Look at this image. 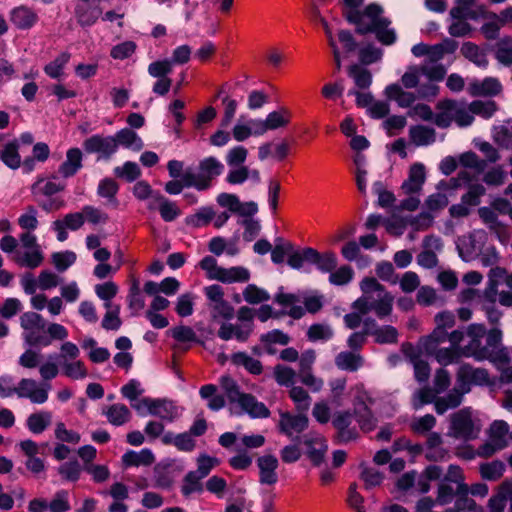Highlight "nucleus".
Instances as JSON below:
<instances>
[{
  "label": "nucleus",
  "mask_w": 512,
  "mask_h": 512,
  "mask_svg": "<svg viewBox=\"0 0 512 512\" xmlns=\"http://www.w3.org/2000/svg\"><path fill=\"white\" fill-rule=\"evenodd\" d=\"M351 10L347 12L349 22L355 23L360 33L374 32L377 39L384 45H391L396 41L394 29L389 28L390 22L382 16V8L377 4H370L363 13L355 9L363 0H344Z\"/></svg>",
  "instance_id": "obj_1"
},
{
  "label": "nucleus",
  "mask_w": 512,
  "mask_h": 512,
  "mask_svg": "<svg viewBox=\"0 0 512 512\" xmlns=\"http://www.w3.org/2000/svg\"><path fill=\"white\" fill-rule=\"evenodd\" d=\"M489 382V375L485 369L473 368L468 364L461 365L457 372L455 387L445 397L436 400V412L443 414L448 409L456 408L461 404L463 396L471 390L472 385L482 386Z\"/></svg>",
  "instance_id": "obj_2"
},
{
  "label": "nucleus",
  "mask_w": 512,
  "mask_h": 512,
  "mask_svg": "<svg viewBox=\"0 0 512 512\" xmlns=\"http://www.w3.org/2000/svg\"><path fill=\"white\" fill-rule=\"evenodd\" d=\"M362 296L353 303V308L362 314L374 311L379 318L388 316L393 307L394 297L373 277L360 282Z\"/></svg>",
  "instance_id": "obj_3"
},
{
  "label": "nucleus",
  "mask_w": 512,
  "mask_h": 512,
  "mask_svg": "<svg viewBox=\"0 0 512 512\" xmlns=\"http://www.w3.org/2000/svg\"><path fill=\"white\" fill-rule=\"evenodd\" d=\"M479 413L469 407L463 408L450 417L448 435L461 440H473L482 429Z\"/></svg>",
  "instance_id": "obj_4"
},
{
  "label": "nucleus",
  "mask_w": 512,
  "mask_h": 512,
  "mask_svg": "<svg viewBox=\"0 0 512 512\" xmlns=\"http://www.w3.org/2000/svg\"><path fill=\"white\" fill-rule=\"evenodd\" d=\"M275 301L287 309V312L293 318H300L305 310L310 313L319 311L322 307V296L311 294H290L282 290L276 295Z\"/></svg>",
  "instance_id": "obj_5"
},
{
  "label": "nucleus",
  "mask_w": 512,
  "mask_h": 512,
  "mask_svg": "<svg viewBox=\"0 0 512 512\" xmlns=\"http://www.w3.org/2000/svg\"><path fill=\"white\" fill-rule=\"evenodd\" d=\"M198 170V173L192 171L183 173L184 185L204 191L211 186L214 178L222 174L224 165L215 157H207L200 161Z\"/></svg>",
  "instance_id": "obj_6"
},
{
  "label": "nucleus",
  "mask_w": 512,
  "mask_h": 512,
  "mask_svg": "<svg viewBox=\"0 0 512 512\" xmlns=\"http://www.w3.org/2000/svg\"><path fill=\"white\" fill-rule=\"evenodd\" d=\"M19 321L22 329V339L25 344L40 347L50 345V340L45 335L47 322L42 315L28 311L20 316Z\"/></svg>",
  "instance_id": "obj_7"
},
{
  "label": "nucleus",
  "mask_w": 512,
  "mask_h": 512,
  "mask_svg": "<svg viewBox=\"0 0 512 512\" xmlns=\"http://www.w3.org/2000/svg\"><path fill=\"white\" fill-rule=\"evenodd\" d=\"M20 246L12 260L21 267L35 269L42 265L44 252L37 241L35 234L24 232L19 236Z\"/></svg>",
  "instance_id": "obj_8"
},
{
  "label": "nucleus",
  "mask_w": 512,
  "mask_h": 512,
  "mask_svg": "<svg viewBox=\"0 0 512 512\" xmlns=\"http://www.w3.org/2000/svg\"><path fill=\"white\" fill-rule=\"evenodd\" d=\"M437 113L434 117V122L437 126L446 128L453 121L459 127H466L473 122V116L469 114L466 104L445 100L439 102L437 105Z\"/></svg>",
  "instance_id": "obj_9"
},
{
  "label": "nucleus",
  "mask_w": 512,
  "mask_h": 512,
  "mask_svg": "<svg viewBox=\"0 0 512 512\" xmlns=\"http://www.w3.org/2000/svg\"><path fill=\"white\" fill-rule=\"evenodd\" d=\"M461 331L464 334V340L461 343V353L464 356L474 357L476 360H486L491 356L489 348L482 344L486 335V328L483 324H470Z\"/></svg>",
  "instance_id": "obj_10"
},
{
  "label": "nucleus",
  "mask_w": 512,
  "mask_h": 512,
  "mask_svg": "<svg viewBox=\"0 0 512 512\" xmlns=\"http://www.w3.org/2000/svg\"><path fill=\"white\" fill-rule=\"evenodd\" d=\"M199 266L205 271L206 276L211 280H218L224 283L244 282L249 279L250 273L244 267L223 268L218 266L217 261L211 257H204Z\"/></svg>",
  "instance_id": "obj_11"
},
{
  "label": "nucleus",
  "mask_w": 512,
  "mask_h": 512,
  "mask_svg": "<svg viewBox=\"0 0 512 512\" xmlns=\"http://www.w3.org/2000/svg\"><path fill=\"white\" fill-rule=\"evenodd\" d=\"M471 178L469 177L468 171L463 170L460 171L456 178H452L449 181H441L437 185L438 192L431 194L425 201V208L427 212L431 214L437 211L442 210L448 205V197L452 196V193L449 195L442 193V191H452L457 189L458 187L464 186L470 182Z\"/></svg>",
  "instance_id": "obj_12"
},
{
  "label": "nucleus",
  "mask_w": 512,
  "mask_h": 512,
  "mask_svg": "<svg viewBox=\"0 0 512 512\" xmlns=\"http://www.w3.org/2000/svg\"><path fill=\"white\" fill-rule=\"evenodd\" d=\"M509 429L506 421L495 420L489 427L488 440L478 448L477 454L481 457H490L506 448L510 439Z\"/></svg>",
  "instance_id": "obj_13"
},
{
  "label": "nucleus",
  "mask_w": 512,
  "mask_h": 512,
  "mask_svg": "<svg viewBox=\"0 0 512 512\" xmlns=\"http://www.w3.org/2000/svg\"><path fill=\"white\" fill-rule=\"evenodd\" d=\"M450 385V374L445 369L437 370L434 377V388H422L416 391L413 395L412 404L415 409L421 408L423 405L431 403L438 398L437 394L444 392Z\"/></svg>",
  "instance_id": "obj_14"
},
{
  "label": "nucleus",
  "mask_w": 512,
  "mask_h": 512,
  "mask_svg": "<svg viewBox=\"0 0 512 512\" xmlns=\"http://www.w3.org/2000/svg\"><path fill=\"white\" fill-rule=\"evenodd\" d=\"M420 67L422 74L428 79V82L419 86L418 96L421 99H432L438 95L439 87L436 82L444 78L446 69L442 64L428 62H424Z\"/></svg>",
  "instance_id": "obj_15"
},
{
  "label": "nucleus",
  "mask_w": 512,
  "mask_h": 512,
  "mask_svg": "<svg viewBox=\"0 0 512 512\" xmlns=\"http://www.w3.org/2000/svg\"><path fill=\"white\" fill-rule=\"evenodd\" d=\"M204 293L208 299V306L213 320H229L234 315V308L224 300V292L219 285H210L204 288Z\"/></svg>",
  "instance_id": "obj_16"
},
{
  "label": "nucleus",
  "mask_w": 512,
  "mask_h": 512,
  "mask_svg": "<svg viewBox=\"0 0 512 512\" xmlns=\"http://www.w3.org/2000/svg\"><path fill=\"white\" fill-rule=\"evenodd\" d=\"M51 385L48 382H40L32 378H23L16 386V394L20 398H26L33 404H44L48 400Z\"/></svg>",
  "instance_id": "obj_17"
},
{
  "label": "nucleus",
  "mask_w": 512,
  "mask_h": 512,
  "mask_svg": "<svg viewBox=\"0 0 512 512\" xmlns=\"http://www.w3.org/2000/svg\"><path fill=\"white\" fill-rule=\"evenodd\" d=\"M485 241L486 233L483 230H476L460 237L457 240L459 256L466 262L475 259L480 254Z\"/></svg>",
  "instance_id": "obj_18"
},
{
  "label": "nucleus",
  "mask_w": 512,
  "mask_h": 512,
  "mask_svg": "<svg viewBox=\"0 0 512 512\" xmlns=\"http://www.w3.org/2000/svg\"><path fill=\"white\" fill-rule=\"evenodd\" d=\"M464 340V334L461 330H454L449 335L450 347L436 348V351L427 352L426 354L435 357L441 365H449L456 361L461 355V343Z\"/></svg>",
  "instance_id": "obj_19"
},
{
  "label": "nucleus",
  "mask_w": 512,
  "mask_h": 512,
  "mask_svg": "<svg viewBox=\"0 0 512 512\" xmlns=\"http://www.w3.org/2000/svg\"><path fill=\"white\" fill-rule=\"evenodd\" d=\"M111 0H77L75 17L81 26H92L102 15V3Z\"/></svg>",
  "instance_id": "obj_20"
},
{
  "label": "nucleus",
  "mask_w": 512,
  "mask_h": 512,
  "mask_svg": "<svg viewBox=\"0 0 512 512\" xmlns=\"http://www.w3.org/2000/svg\"><path fill=\"white\" fill-rule=\"evenodd\" d=\"M486 345L484 347L489 348V352L491 354L490 357H487V360H490L496 366H500L502 364H507L510 360L509 351L501 346L502 332L493 328L490 331H486Z\"/></svg>",
  "instance_id": "obj_21"
},
{
  "label": "nucleus",
  "mask_w": 512,
  "mask_h": 512,
  "mask_svg": "<svg viewBox=\"0 0 512 512\" xmlns=\"http://www.w3.org/2000/svg\"><path fill=\"white\" fill-rule=\"evenodd\" d=\"M308 422V418L304 414L293 415L281 411L278 428L289 438H295L308 427Z\"/></svg>",
  "instance_id": "obj_22"
},
{
  "label": "nucleus",
  "mask_w": 512,
  "mask_h": 512,
  "mask_svg": "<svg viewBox=\"0 0 512 512\" xmlns=\"http://www.w3.org/2000/svg\"><path fill=\"white\" fill-rule=\"evenodd\" d=\"M291 116V112L285 107L271 111L267 114L265 119L257 118L258 122L256 124H258V132L264 135L270 130L284 128L290 123Z\"/></svg>",
  "instance_id": "obj_23"
},
{
  "label": "nucleus",
  "mask_w": 512,
  "mask_h": 512,
  "mask_svg": "<svg viewBox=\"0 0 512 512\" xmlns=\"http://www.w3.org/2000/svg\"><path fill=\"white\" fill-rule=\"evenodd\" d=\"M303 444L306 447V453L314 465H320L328 449L326 440L322 435L316 432H310L303 437Z\"/></svg>",
  "instance_id": "obj_24"
},
{
  "label": "nucleus",
  "mask_w": 512,
  "mask_h": 512,
  "mask_svg": "<svg viewBox=\"0 0 512 512\" xmlns=\"http://www.w3.org/2000/svg\"><path fill=\"white\" fill-rule=\"evenodd\" d=\"M259 470V482L262 485L273 486L278 482V459L270 454L258 457L256 461Z\"/></svg>",
  "instance_id": "obj_25"
},
{
  "label": "nucleus",
  "mask_w": 512,
  "mask_h": 512,
  "mask_svg": "<svg viewBox=\"0 0 512 512\" xmlns=\"http://www.w3.org/2000/svg\"><path fill=\"white\" fill-rule=\"evenodd\" d=\"M84 148L89 153H99L101 156L109 157L117 150L115 137H102L94 135L84 141Z\"/></svg>",
  "instance_id": "obj_26"
},
{
  "label": "nucleus",
  "mask_w": 512,
  "mask_h": 512,
  "mask_svg": "<svg viewBox=\"0 0 512 512\" xmlns=\"http://www.w3.org/2000/svg\"><path fill=\"white\" fill-rule=\"evenodd\" d=\"M363 387L362 385H356L351 389V392L355 394L356 401L354 403L355 405V413L358 416L359 424L361 425V428L364 430H371L375 426L373 416L371 415L370 411L368 410L365 399L366 395L362 391Z\"/></svg>",
  "instance_id": "obj_27"
},
{
  "label": "nucleus",
  "mask_w": 512,
  "mask_h": 512,
  "mask_svg": "<svg viewBox=\"0 0 512 512\" xmlns=\"http://www.w3.org/2000/svg\"><path fill=\"white\" fill-rule=\"evenodd\" d=\"M252 327L250 323H236L222 322L218 330V336L225 341L236 339L244 342L248 339Z\"/></svg>",
  "instance_id": "obj_28"
},
{
  "label": "nucleus",
  "mask_w": 512,
  "mask_h": 512,
  "mask_svg": "<svg viewBox=\"0 0 512 512\" xmlns=\"http://www.w3.org/2000/svg\"><path fill=\"white\" fill-rule=\"evenodd\" d=\"M83 153L79 148H70L67 150L65 160L58 168V173L63 178L74 176L83 166Z\"/></svg>",
  "instance_id": "obj_29"
},
{
  "label": "nucleus",
  "mask_w": 512,
  "mask_h": 512,
  "mask_svg": "<svg viewBox=\"0 0 512 512\" xmlns=\"http://www.w3.org/2000/svg\"><path fill=\"white\" fill-rule=\"evenodd\" d=\"M148 208L158 209L162 219L166 222L175 220L181 214L179 207L161 194L153 195V201L148 202Z\"/></svg>",
  "instance_id": "obj_30"
},
{
  "label": "nucleus",
  "mask_w": 512,
  "mask_h": 512,
  "mask_svg": "<svg viewBox=\"0 0 512 512\" xmlns=\"http://www.w3.org/2000/svg\"><path fill=\"white\" fill-rule=\"evenodd\" d=\"M257 122V118H245L244 116L239 117L232 128L233 138L238 142H243L250 136H262L261 132H258Z\"/></svg>",
  "instance_id": "obj_31"
},
{
  "label": "nucleus",
  "mask_w": 512,
  "mask_h": 512,
  "mask_svg": "<svg viewBox=\"0 0 512 512\" xmlns=\"http://www.w3.org/2000/svg\"><path fill=\"white\" fill-rule=\"evenodd\" d=\"M400 84L393 83L385 88V95L389 100L395 101L400 107L407 108L420 99L418 96V89L416 92L405 91Z\"/></svg>",
  "instance_id": "obj_32"
},
{
  "label": "nucleus",
  "mask_w": 512,
  "mask_h": 512,
  "mask_svg": "<svg viewBox=\"0 0 512 512\" xmlns=\"http://www.w3.org/2000/svg\"><path fill=\"white\" fill-rule=\"evenodd\" d=\"M426 180V170L422 163H414L409 170V176L402 184V189L406 194L417 193L422 189Z\"/></svg>",
  "instance_id": "obj_33"
},
{
  "label": "nucleus",
  "mask_w": 512,
  "mask_h": 512,
  "mask_svg": "<svg viewBox=\"0 0 512 512\" xmlns=\"http://www.w3.org/2000/svg\"><path fill=\"white\" fill-rule=\"evenodd\" d=\"M512 495V479L503 481L488 501L489 512H505L507 500Z\"/></svg>",
  "instance_id": "obj_34"
},
{
  "label": "nucleus",
  "mask_w": 512,
  "mask_h": 512,
  "mask_svg": "<svg viewBox=\"0 0 512 512\" xmlns=\"http://www.w3.org/2000/svg\"><path fill=\"white\" fill-rule=\"evenodd\" d=\"M469 90L473 95L493 96L502 90V85L497 78L486 77L483 80H474L469 84Z\"/></svg>",
  "instance_id": "obj_35"
},
{
  "label": "nucleus",
  "mask_w": 512,
  "mask_h": 512,
  "mask_svg": "<svg viewBox=\"0 0 512 512\" xmlns=\"http://www.w3.org/2000/svg\"><path fill=\"white\" fill-rule=\"evenodd\" d=\"M240 407L252 418H266L269 416V409L264 403L259 402L249 394H243L237 402Z\"/></svg>",
  "instance_id": "obj_36"
},
{
  "label": "nucleus",
  "mask_w": 512,
  "mask_h": 512,
  "mask_svg": "<svg viewBox=\"0 0 512 512\" xmlns=\"http://www.w3.org/2000/svg\"><path fill=\"white\" fill-rule=\"evenodd\" d=\"M11 22L19 29H29L38 20L37 14L26 6H19L10 13Z\"/></svg>",
  "instance_id": "obj_37"
},
{
  "label": "nucleus",
  "mask_w": 512,
  "mask_h": 512,
  "mask_svg": "<svg viewBox=\"0 0 512 512\" xmlns=\"http://www.w3.org/2000/svg\"><path fill=\"white\" fill-rule=\"evenodd\" d=\"M365 334L375 337V341L381 344L394 343L397 340V330L392 326L376 327L372 320L365 324Z\"/></svg>",
  "instance_id": "obj_38"
},
{
  "label": "nucleus",
  "mask_w": 512,
  "mask_h": 512,
  "mask_svg": "<svg viewBox=\"0 0 512 512\" xmlns=\"http://www.w3.org/2000/svg\"><path fill=\"white\" fill-rule=\"evenodd\" d=\"M449 335L446 330L435 327L431 334L419 340L418 348L425 353L436 351L442 343L449 341Z\"/></svg>",
  "instance_id": "obj_39"
},
{
  "label": "nucleus",
  "mask_w": 512,
  "mask_h": 512,
  "mask_svg": "<svg viewBox=\"0 0 512 512\" xmlns=\"http://www.w3.org/2000/svg\"><path fill=\"white\" fill-rule=\"evenodd\" d=\"M155 461L151 450L142 449L139 452L128 451L122 456V462L125 467L150 466Z\"/></svg>",
  "instance_id": "obj_40"
},
{
  "label": "nucleus",
  "mask_w": 512,
  "mask_h": 512,
  "mask_svg": "<svg viewBox=\"0 0 512 512\" xmlns=\"http://www.w3.org/2000/svg\"><path fill=\"white\" fill-rule=\"evenodd\" d=\"M463 56L480 68L488 66L487 53L472 42H465L461 47Z\"/></svg>",
  "instance_id": "obj_41"
},
{
  "label": "nucleus",
  "mask_w": 512,
  "mask_h": 512,
  "mask_svg": "<svg viewBox=\"0 0 512 512\" xmlns=\"http://www.w3.org/2000/svg\"><path fill=\"white\" fill-rule=\"evenodd\" d=\"M52 422V413L49 411L41 410L32 413L27 418L26 424L28 429L34 434H41L50 426Z\"/></svg>",
  "instance_id": "obj_42"
},
{
  "label": "nucleus",
  "mask_w": 512,
  "mask_h": 512,
  "mask_svg": "<svg viewBox=\"0 0 512 512\" xmlns=\"http://www.w3.org/2000/svg\"><path fill=\"white\" fill-rule=\"evenodd\" d=\"M110 424L121 426L127 423L131 418V412L124 404H113L104 411Z\"/></svg>",
  "instance_id": "obj_43"
},
{
  "label": "nucleus",
  "mask_w": 512,
  "mask_h": 512,
  "mask_svg": "<svg viewBox=\"0 0 512 512\" xmlns=\"http://www.w3.org/2000/svg\"><path fill=\"white\" fill-rule=\"evenodd\" d=\"M152 415L173 421L180 415V409L172 401L155 399Z\"/></svg>",
  "instance_id": "obj_44"
},
{
  "label": "nucleus",
  "mask_w": 512,
  "mask_h": 512,
  "mask_svg": "<svg viewBox=\"0 0 512 512\" xmlns=\"http://www.w3.org/2000/svg\"><path fill=\"white\" fill-rule=\"evenodd\" d=\"M231 361L236 366H242L249 373L259 375L262 372L261 362L248 355L246 352H237L231 356Z\"/></svg>",
  "instance_id": "obj_45"
},
{
  "label": "nucleus",
  "mask_w": 512,
  "mask_h": 512,
  "mask_svg": "<svg viewBox=\"0 0 512 512\" xmlns=\"http://www.w3.org/2000/svg\"><path fill=\"white\" fill-rule=\"evenodd\" d=\"M64 376L73 380H82L87 377L88 371L83 361L75 359L72 361L60 362Z\"/></svg>",
  "instance_id": "obj_46"
},
{
  "label": "nucleus",
  "mask_w": 512,
  "mask_h": 512,
  "mask_svg": "<svg viewBox=\"0 0 512 512\" xmlns=\"http://www.w3.org/2000/svg\"><path fill=\"white\" fill-rule=\"evenodd\" d=\"M411 141L417 146L430 145L435 141V131L422 125L410 128Z\"/></svg>",
  "instance_id": "obj_47"
},
{
  "label": "nucleus",
  "mask_w": 512,
  "mask_h": 512,
  "mask_svg": "<svg viewBox=\"0 0 512 512\" xmlns=\"http://www.w3.org/2000/svg\"><path fill=\"white\" fill-rule=\"evenodd\" d=\"M117 146L122 145L133 151H139L143 147L141 138L130 129H122L115 136Z\"/></svg>",
  "instance_id": "obj_48"
},
{
  "label": "nucleus",
  "mask_w": 512,
  "mask_h": 512,
  "mask_svg": "<svg viewBox=\"0 0 512 512\" xmlns=\"http://www.w3.org/2000/svg\"><path fill=\"white\" fill-rule=\"evenodd\" d=\"M335 363L342 370L356 371L363 365V360L355 352H341L336 356Z\"/></svg>",
  "instance_id": "obj_49"
},
{
  "label": "nucleus",
  "mask_w": 512,
  "mask_h": 512,
  "mask_svg": "<svg viewBox=\"0 0 512 512\" xmlns=\"http://www.w3.org/2000/svg\"><path fill=\"white\" fill-rule=\"evenodd\" d=\"M196 295L192 292H185L179 295L175 301V311L180 317H189L194 313Z\"/></svg>",
  "instance_id": "obj_50"
},
{
  "label": "nucleus",
  "mask_w": 512,
  "mask_h": 512,
  "mask_svg": "<svg viewBox=\"0 0 512 512\" xmlns=\"http://www.w3.org/2000/svg\"><path fill=\"white\" fill-rule=\"evenodd\" d=\"M481 477L485 480L496 481L500 479L505 472V464L500 460L483 463L479 468Z\"/></svg>",
  "instance_id": "obj_51"
},
{
  "label": "nucleus",
  "mask_w": 512,
  "mask_h": 512,
  "mask_svg": "<svg viewBox=\"0 0 512 512\" xmlns=\"http://www.w3.org/2000/svg\"><path fill=\"white\" fill-rule=\"evenodd\" d=\"M360 479L364 482L366 489L381 485L384 475L376 468L362 464L360 466Z\"/></svg>",
  "instance_id": "obj_52"
},
{
  "label": "nucleus",
  "mask_w": 512,
  "mask_h": 512,
  "mask_svg": "<svg viewBox=\"0 0 512 512\" xmlns=\"http://www.w3.org/2000/svg\"><path fill=\"white\" fill-rule=\"evenodd\" d=\"M202 479L196 472H188L183 478L181 493L186 497L193 493H201L203 491Z\"/></svg>",
  "instance_id": "obj_53"
},
{
  "label": "nucleus",
  "mask_w": 512,
  "mask_h": 512,
  "mask_svg": "<svg viewBox=\"0 0 512 512\" xmlns=\"http://www.w3.org/2000/svg\"><path fill=\"white\" fill-rule=\"evenodd\" d=\"M421 76L423 74L420 65H410L402 75L400 85L406 89H418L422 84L420 83Z\"/></svg>",
  "instance_id": "obj_54"
},
{
  "label": "nucleus",
  "mask_w": 512,
  "mask_h": 512,
  "mask_svg": "<svg viewBox=\"0 0 512 512\" xmlns=\"http://www.w3.org/2000/svg\"><path fill=\"white\" fill-rule=\"evenodd\" d=\"M69 60L70 54L63 52L60 55H58L53 61L47 64L44 68V71L49 77L53 79H58L62 77L64 73V67L67 65Z\"/></svg>",
  "instance_id": "obj_55"
},
{
  "label": "nucleus",
  "mask_w": 512,
  "mask_h": 512,
  "mask_svg": "<svg viewBox=\"0 0 512 512\" xmlns=\"http://www.w3.org/2000/svg\"><path fill=\"white\" fill-rule=\"evenodd\" d=\"M495 57L505 66L512 65V38L504 37L497 42Z\"/></svg>",
  "instance_id": "obj_56"
},
{
  "label": "nucleus",
  "mask_w": 512,
  "mask_h": 512,
  "mask_svg": "<svg viewBox=\"0 0 512 512\" xmlns=\"http://www.w3.org/2000/svg\"><path fill=\"white\" fill-rule=\"evenodd\" d=\"M289 395L299 412L304 413L308 411L311 404V397L305 389L300 386H293L290 389Z\"/></svg>",
  "instance_id": "obj_57"
},
{
  "label": "nucleus",
  "mask_w": 512,
  "mask_h": 512,
  "mask_svg": "<svg viewBox=\"0 0 512 512\" xmlns=\"http://www.w3.org/2000/svg\"><path fill=\"white\" fill-rule=\"evenodd\" d=\"M469 114L479 115L483 118H490L496 111V105L493 101H473L469 105L466 104Z\"/></svg>",
  "instance_id": "obj_58"
},
{
  "label": "nucleus",
  "mask_w": 512,
  "mask_h": 512,
  "mask_svg": "<svg viewBox=\"0 0 512 512\" xmlns=\"http://www.w3.org/2000/svg\"><path fill=\"white\" fill-rule=\"evenodd\" d=\"M214 211L211 207H201L198 211L187 217L186 223L192 227H202L212 221Z\"/></svg>",
  "instance_id": "obj_59"
},
{
  "label": "nucleus",
  "mask_w": 512,
  "mask_h": 512,
  "mask_svg": "<svg viewBox=\"0 0 512 512\" xmlns=\"http://www.w3.org/2000/svg\"><path fill=\"white\" fill-rule=\"evenodd\" d=\"M349 76L353 78L355 85L361 89L368 88L372 83V76L370 72L357 65L349 68Z\"/></svg>",
  "instance_id": "obj_60"
},
{
  "label": "nucleus",
  "mask_w": 512,
  "mask_h": 512,
  "mask_svg": "<svg viewBox=\"0 0 512 512\" xmlns=\"http://www.w3.org/2000/svg\"><path fill=\"white\" fill-rule=\"evenodd\" d=\"M243 298L250 304H259L269 300L270 295L264 289L254 284H249L243 291Z\"/></svg>",
  "instance_id": "obj_61"
},
{
  "label": "nucleus",
  "mask_w": 512,
  "mask_h": 512,
  "mask_svg": "<svg viewBox=\"0 0 512 512\" xmlns=\"http://www.w3.org/2000/svg\"><path fill=\"white\" fill-rule=\"evenodd\" d=\"M114 174L128 182H132L140 176L141 170L137 163L127 161L122 166L116 167Z\"/></svg>",
  "instance_id": "obj_62"
},
{
  "label": "nucleus",
  "mask_w": 512,
  "mask_h": 512,
  "mask_svg": "<svg viewBox=\"0 0 512 512\" xmlns=\"http://www.w3.org/2000/svg\"><path fill=\"white\" fill-rule=\"evenodd\" d=\"M77 259L76 254L73 251L56 252L52 254V262L55 268L63 272L75 263Z\"/></svg>",
  "instance_id": "obj_63"
},
{
  "label": "nucleus",
  "mask_w": 512,
  "mask_h": 512,
  "mask_svg": "<svg viewBox=\"0 0 512 512\" xmlns=\"http://www.w3.org/2000/svg\"><path fill=\"white\" fill-rule=\"evenodd\" d=\"M38 368L43 382H48L59 374V366L53 355H49L45 362L39 364Z\"/></svg>",
  "instance_id": "obj_64"
}]
</instances>
